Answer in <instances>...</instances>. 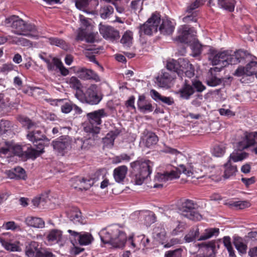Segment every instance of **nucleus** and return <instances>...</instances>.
<instances>
[{"mask_svg":"<svg viewBox=\"0 0 257 257\" xmlns=\"http://www.w3.org/2000/svg\"><path fill=\"white\" fill-rule=\"evenodd\" d=\"M241 181L245 185L246 187H248L255 182V178L254 177H252L249 178H242Z\"/></svg>","mask_w":257,"mask_h":257,"instance_id":"0e129e2a","label":"nucleus"},{"mask_svg":"<svg viewBox=\"0 0 257 257\" xmlns=\"http://www.w3.org/2000/svg\"><path fill=\"white\" fill-rule=\"evenodd\" d=\"M16 43L25 47H31L32 46V42L30 41L23 38H18Z\"/></svg>","mask_w":257,"mask_h":257,"instance_id":"4d7b16f0","label":"nucleus"},{"mask_svg":"<svg viewBox=\"0 0 257 257\" xmlns=\"http://www.w3.org/2000/svg\"><path fill=\"white\" fill-rule=\"evenodd\" d=\"M242 58L239 52L231 54L228 51L219 52L210 49L208 53V59L212 65H220L221 67L236 64L240 62Z\"/></svg>","mask_w":257,"mask_h":257,"instance_id":"f03ea898","label":"nucleus"},{"mask_svg":"<svg viewBox=\"0 0 257 257\" xmlns=\"http://www.w3.org/2000/svg\"><path fill=\"white\" fill-rule=\"evenodd\" d=\"M198 165L195 164L194 165L190 166L187 167L184 165H180L177 168V171H171L166 172L164 173H158L155 180L160 182H167L171 181L174 179L179 178V174L183 173L188 176H192L194 173H199L202 171L201 169L198 168Z\"/></svg>","mask_w":257,"mask_h":257,"instance_id":"39448f33","label":"nucleus"},{"mask_svg":"<svg viewBox=\"0 0 257 257\" xmlns=\"http://www.w3.org/2000/svg\"><path fill=\"white\" fill-rule=\"evenodd\" d=\"M15 174L16 176V179H22L26 180L27 178V175H26V172L24 169L20 167H17L14 168Z\"/></svg>","mask_w":257,"mask_h":257,"instance_id":"09e8293b","label":"nucleus"},{"mask_svg":"<svg viewBox=\"0 0 257 257\" xmlns=\"http://www.w3.org/2000/svg\"><path fill=\"white\" fill-rule=\"evenodd\" d=\"M6 228L7 229H11L13 230H21L20 226L17 225L14 221H9L5 224Z\"/></svg>","mask_w":257,"mask_h":257,"instance_id":"052dcab7","label":"nucleus"},{"mask_svg":"<svg viewBox=\"0 0 257 257\" xmlns=\"http://www.w3.org/2000/svg\"><path fill=\"white\" fill-rule=\"evenodd\" d=\"M218 6L229 12H233L236 4L235 0H217Z\"/></svg>","mask_w":257,"mask_h":257,"instance_id":"473e14b6","label":"nucleus"},{"mask_svg":"<svg viewBox=\"0 0 257 257\" xmlns=\"http://www.w3.org/2000/svg\"><path fill=\"white\" fill-rule=\"evenodd\" d=\"M207 84L210 86H216L221 84V78H218L215 76H212L207 81Z\"/></svg>","mask_w":257,"mask_h":257,"instance_id":"5fc2aeb1","label":"nucleus"},{"mask_svg":"<svg viewBox=\"0 0 257 257\" xmlns=\"http://www.w3.org/2000/svg\"><path fill=\"white\" fill-rule=\"evenodd\" d=\"M166 67L172 73H176L179 76H181V71L179 70L178 60H175L172 59L168 61L167 63Z\"/></svg>","mask_w":257,"mask_h":257,"instance_id":"c9c22d12","label":"nucleus"},{"mask_svg":"<svg viewBox=\"0 0 257 257\" xmlns=\"http://www.w3.org/2000/svg\"><path fill=\"white\" fill-rule=\"evenodd\" d=\"M246 75L251 76L255 75L257 78V62L251 61L245 66Z\"/></svg>","mask_w":257,"mask_h":257,"instance_id":"4c0bfd02","label":"nucleus"},{"mask_svg":"<svg viewBox=\"0 0 257 257\" xmlns=\"http://www.w3.org/2000/svg\"><path fill=\"white\" fill-rule=\"evenodd\" d=\"M199 234V229L193 228L185 236L184 239L186 242H191L194 241Z\"/></svg>","mask_w":257,"mask_h":257,"instance_id":"ea45409f","label":"nucleus"},{"mask_svg":"<svg viewBox=\"0 0 257 257\" xmlns=\"http://www.w3.org/2000/svg\"><path fill=\"white\" fill-rule=\"evenodd\" d=\"M93 238L91 234L88 232L81 233L79 236V243L81 245H88L92 242Z\"/></svg>","mask_w":257,"mask_h":257,"instance_id":"e433bc0d","label":"nucleus"},{"mask_svg":"<svg viewBox=\"0 0 257 257\" xmlns=\"http://www.w3.org/2000/svg\"><path fill=\"white\" fill-rule=\"evenodd\" d=\"M127 172V168L124 166H119L113 170V177L117 183L123 182Z\"/></svg>","mask_w":257,"mask_h":257,"instance_id":"b1692460","label":"nucleus"},{"mask_svg":"<svg viewBox=\"0 0 257 257\" xmlns=\"http://www.w3.org/2000/svg\"><path fill=\"white\" fill-rule=\"evenodd\" d=\"M174 78V76L172 74L167 72H162L161 75L156 78V83L159 87L168 88Z\"/></svg>","mask_w":257,"mask_h":257,"instance_id":"a211bd4d","label":"nucleus"},{"mask_svg":"<svg viewBox=\"0 0 257 257\" xmlns=\"http://www.w3.org/2000/svg\"><path fill=\"white\" fill-rule=\"evenodd\" d=\"M10 127V122L6 120H2L0 122V134L5 133Z\"/></svg>","mask_w":257,"mask_h":257,"instance_id":"13d9d810","label":"nucleus"},{"mask_svg":"<svg viewBox=\"0 0 257 257\" xmlns=\"http://www.w3.org/2000/svg\"><path fill=\"white\" fill-rule=\"evenodd\" d=\"M206 0H196L193 3L191 4L187 9V12L188 14L192 13L190 15L183 18V21L184 23H189L190 22H196L197 21V13L196 12L192 13V11L198 8L200 6L202 5Z\"/></svg>","mask_w":257,"mask_h":257,"instance_id":"dca6fc26","label":"nucleus"},{"mask_svg":"<svg viewBox=\"0 0 257 257\" xmlns=\"http://www.w3.org/2000/svg\"><path fill=\"white\" fill-rule=\"evenodd\" d=\"M71 143L72 140L70 137L63 136L53 141L52 145L54 150L63 155L71 148Z\"/></svg>","mask_w":257,"mask_h":257,"instance_id":"f8f14e48","label":"nucleus"},{"mask_svg":"<svg viewBox=\"0 0 257 257\" xmlns=\"http://www.w3.org/2000/svg\"><path fill=\"white\" fill-rule=\"evenodd\" d=\"M20 121L23 123V125H26L28 129L30 128L33 125V123L27 117H22Z\"/></svg>","mask_w":257,"mask_h":257,"instance_id":"69168bd1","label":"nucleus"},{"mask_svg":"<svg viewBox=\"0 0 257 257\" xmlns=\"http://www.w3.org/2000/svg\"><path fill=\"white\" fill-rule=\"evenodd\" d=\"M99 32L104 38L111 40H117L119 37L118 31L109 26L100 25Z\"/></svg>","mask_w":257,"mask_h":257,"instance_id":"f3484780","label":"nucleus"},{"mask_svg":"<svg viewBox=\"0 0 257 257\" xmlns=\"http://www.w3.org/2000/svg\"><path fill=\"white\" fill-rule=\"evenodd\" d=\"M150 93L152 98L157 102L161 101L168 105H172L174 103L173 98L162 96L154 89H152L150 91Z\"/></svg>","mask_w":257,"mask_h":257,"instance_id":"393cba45","label":"nucleus"},{"mask_svg":"<svg viewBox=\"0 0 257 257\" xmlns=\"http://www.w3.org/2000/svg\"><path fill=\"white\" fill-rule=\"evenodd\" d=\"M130 159V156L125 154H121L119 156L116 157L115 158V162L117 163H120L122 161L128 162Z\"/></svg>","mask_w":257,"mask_h":257,"instance_id":"680f3d73","label":"nucleus"},{"mask_svg":"<svg viewBox=\"0 0 257 257\" xmlns=\"http://www.w3.org/2000/svg\"><path fill=\"white\" fill-rule=\"evenodd\" d=\"M55 62L57 65V69L59 70L61 75L63 76H66L69 74V70L64 66L63 63L60 60H56Z\"/></svg>","mask_w":257,"mask_h":257,"instance_id":"603ef678","label":"nucleus"},{"mask_svg":"<svg viewBox=\"0 0 257 257\" xmlns=\"http://www.w3.org/2000/svg\"><path fill=\"white\" fill-rule=\"evenodd\" d=\"M103 178V175L100 170L97 171L94 174V176L89 179H86L84 178H78V181L82 184L81 186L85 189H87L92 186L94 182L100 179Z\"/></svg>","mask_w":257,"mask_h":257,"instance_id":"aec40b11","label":"nucleus"},{"mask_svg":"<svg viewBox=\"0 0 257 257\" xmlns=\"http://www.w3.org/2000/svg\"><path fill=\"white\" fill-rule=\"evenodd\" d=\"M247 157L248 154L245 152L232 153L230 156V159L233 160L234 162H236L238 161H241Z\"/></svg>","mask_w":257,"mask_h":257,"instance_id":"a18cd8bd","label":"nucleus"},{"mask_svg":"<svg viewBox=\"0 0 257 257\" xmlns=\"http://www.w3.org/2000/svg\"><path fill=\"white\" fill-rule=\"evenodd\" d=\"M25 222L28 226L34 228H43L45 226L44 221L39 217L28 216Z\"/></svg>","mask_w":257,"mask_h":257,"instance_id":"bb28decb","label":"nucleus"},{"mask_svg":"<svg viewBox=\"0 0 257 257\" xmlns=\"http://www.w3.org/2000/svg\"><path fill=\"white\" fill-rule=\"evenodd\" d=\"M161 20L160 17L157 15L154 14L144 24L139 27V34L140 36L143 35H151L153 33L158 31Z\"/></svg>","mask_w":257,"mask_h":257,"instance_id":"9d476101","label":"nucleus"},{"mask_svg":"<svg viewBox=\"0 0 257 257\" xmlns=\"http://www.w3.org/2000/svg\"><path fill=\"white\" fill-rule=\"evenodd\" d=\"M57 60H60L58 58H57L56 57L53 58L52 61H50V60L46 63L47 64V67L48 71H53L56 70L55 68L57 69V65L55 63V61Z\"/></svg>","mask_w":257,"mask_h":257,"instance_id":"6e6d98bb","label":"nucleus"},{"mask_svg":"<svg viewBox=\"0 0 257 257\" xmlns=\"http://www.w3.org/2000/svg\"><path fill=\"white\" fill-rule=\"evenodd\" d=\"M143 143L147 148H151L158 142V138L156 134L151 132H148L143 139Z\"/></svg>","mask_w":257,"mask_h":257,"instance_id":"c85d7f7f","label":"nucleus"},{"mask_svg":"<svg viewBox=\"0 0 257 257\" xmlns=\"http://www.w3.org/2000/svg\"><path fill=\"white\" fill-rule=\"evenodd\" d=\"M75 96L82 102L90 105H96L102 99V96L98 94L97 86L96 84L90 85L85 92L82 91H76Z\"/></svg>","mask_w":257,"mask_h":257,"instance_id":"0eeeda50","label":"nucleus"},{"mask_svg":"<svg viewBox=\"0 0 257 257\" xmlns=\"http://www.w3.org/2000/svg\"><path fill=\"white\" fill-rule=\"evenodd\" d=\"M179 70L181 71V76H179L182 79V76H185L189 79H191L194 76V69L189 61L185 58L178 59Z\"/></svg>","mask_w":257,"mask_h":257,"instance_id":"ddd939ff","label":"nucleus"},{"mask_svg":"<svg viewBox=\"0 0 257 257\" xmlns=\"http://www.w3.org/2000/svg\"><path fill=\"white\" fill-rule=\"evenodd\" d=\"M37 254L36 257H55L52 252L45 248H41Z\"/></svg>","mask_w":257,"mask_h":257,"instance_id":"864d4df0","label":"nucleus"},{"mask_svg":"<svg viewBox=\"0 0 257 257\" xmlns=\"http://www.w3.org/2000/svg\"><path fill=\"white\" fill-rule=\"evenodd\" d=\"M84 130L86 132L89 133L88 137L84 140L78 139L76 144L81 150H86L95 146L97 141L100 140L101 138L98 136L100 130L99 127L86 126Z\"/></svg>","mask_w":257,"mask_h":257,"instance_id":"6e6552de","label":"nucleus"},{"mask_svg":"<svg viewBox=\"0 0 257 257\" xmlns=\"http://www.w3.org/2000/svg\"><path fill=\"white\" fill-rule=\"evenodd\" d=\"M196 204L189 199L185 200L179 207L180 213L190 220L197 221L202 218L201 215L194 210Z\"/></svg>","mask_w":257,"mask_h":257,"instance_id":"1a4fd4ad","label":"nucleus"},{"mask_svg":"<svg viewBox=\"0 0 257 257\" xmlns=\"http://www.w3.org/2000/svg\"><path fill=\"white\" fill-rule=\"evenodd\" d=\"M28 140L33 143H37L38 142L45 141L46 143L49 142V139L47 138L43 132L39 129H36L30 132L27 135Z\"/></svg>","mask_w":257,"mask_h":257,"instance_id":"6ab92c4d","label":"nucleus"},{"mask_svg":"<svg viewBox=\"0 0 257 257\" xmlns=\"http://www.w3.org/2000/svg\"><path fill=\"white\" fill-rule=\"evenodd\" d=\"M137 104L140 110L143 113L153 111L152 104L146 99L145 96L143 95L139 96Z\"/></svg>","mask_w":257,"mask_h":257,"instance_id":"a878e982","label":"nucleus"},{"mask_svg":"<svg viewBox=\"0 0 257 257\" xmlns=\"http://www.w3.org/2000/svg\"><path fill=\"white\" fill-rule=\"evenodd\" d=\"M182 252L181 248L169 250L165 253V257H182Z\"/></svg>","mask_w":257,"mask_h":257,"instance_id":"49530a36","label":"nucleus"},{"mask_svg":"<svg viewBox=\"0 0 257 257\" xmlns=\"http://www.w3.org/2000/svg\"><path fill=\"white\" fill-rule=\"evenodd\" d=\"M45 143L46 142L45 141H41L36 143L35 145L37 147V150L28 148V152L27 153L28 158L35 159L43 153Z\"/></svg>","mask_w":257,"mask_h":257,"instance_id":"4be33fe9","label":"nucleus"},{"mask_svg":"<svg viewBox=\"0 0 257 257\" xmlns=\"http://www.w3.org/2000/svg\"><path fill=\"white\" fill-rule=\"evenodd\" d=\"M1 242L3 247L8 251L14 252L20 251L21 250L20 246L19 245L20 242L19 241L11 242L1 239Z\"/></svg>","mask_w":257,"mask_h":257,"instance_id":"2f4dec72","label":"nucleus"},{"mask_svg":"<svg viewBox=\"0 0 257 257\" xmlns=\"http://www.w3.org/2000/svg\"><path fill=\"white\" fill-rule=\"evenodd\" d=\"M76 73L78 77L82 80H93L96 82L101 81V79L98 74L91 69L79 68L76 70Z\"/></svg>","mask_w":257,"mask_h":257,"instance_id":"2eb2a0df","label":"nucleus"},{"mask_svg":"<svg viewBox=\"0 0 257 257\" xmlns=\"http://www.w3.org/2000/svg\"><path fill=\"white\" fill-rule=\"evenodd\" d=\"M90 0H75V6L77 8L81 9L86 7L89 4Z\"/></svg>","mask_w":257,"mask_h":257,"instance_id":"bf43d9fd","label":"nucleus"},{"mask_svg":"<svg viewBox=\"0 0 257 257\" xmlns=\"http://www.w3.org/2000/svg\"><path fill=\"white\" fill-rule=\"evenodd\" d=\"M28 152V149L27 151H24L22 147L20 145H16L13 147V152L16 156L23 157L25 156L27 158H29L27 153Z\"/></svg>","mask_w":257,"mask_h":257,"instance_id":"8fccbe9b","label":"nucleus"},{"mask_svg":"<svg viewBox=\"0 0 257 257\" xmlns=\"http://www.w3.org/2000/svg\"><path fill=\"white\" fill-rule=\"evenodd\" d=\"M255 139L257 140V132H252L246 135L245 136V140L244 141L238 143V149L239 150H244L254 145Z\"/></svg>","mask_w":257,"mask_h":257,"instance_id":"412c9836","label":"nucleus"},{"mask_svg":"<svg viewBox=\"0 0 257 257\" xmlns=\"http://www.w3.org/2000/svg\"><path fill=\"white\" fill-rule=\"evenodd\" d=\"M224 167L225 170L223 177L225 179H228L230 177L234 175L237 171L236 167L232 166L230 160L228 161V162L224 165Z\"/></svg>","mask_w":257,"mask_h":257,"instance_id":"f704fd0d","label":"nucleus"},{"mask_svg":"<svg viewBox=\"0 0 257 257\" xmlns=\"http://www.w3.org/2000/svg\"><path fill=\"white\" fill-rule=\"evenodd\" d=\"M219 233V229L218 228H210L205 230V232L198 238V240H204L211 238L213 236H217Z\"/></svg>","mask_w":257,"mask_h":257,"instance_id":"72a5a7b5","label":"nucleus"},{"mask_svg":"<svg viewBox=\"0 0 257 257\" xmlns=\"http://www.w3.org/2000/svg\"><path fill=\"white\" fill-rule=\"evenodd\" d=\"M107 115V113L104 109H100L93 112L88 113L86 115L87 119L90 124L87 126L95 127L94 125H99L101 123V118Z\"/></svg>","mask_w":257,"mask_h":257,"instance_id":"4468645a","label":"nucleus"},{"mask_svg":"<svg viewBox=\"0 0 257 257\" xmlns=\"http://www.w3.org/2000/svg\"><path fill=\"white\" fill-rule=\"evenodd\" d=\"M226 147L225 145L221 144L216 145L214 146L212 153L214 156L220 157L222 156L225 152Z\"/></svg>","mask_w":257,"mask_h":257,"instance_id":"c03bdc74","label":"nucleus"},{"mask_svg":"<svg viewBox=\"0 0 257 257\" xmlns=\"http://www.w3.org/2000/svg\"><path fill=\"white\" fill-rule=\"evenodd\" d=\"M135 100V97L134 96L132 95V96H130L129 97L128 99L125 101V105L126 107L127 108L131 107V108H133V109H135L136 107L134 105Z\"/></svg>","mask_w":257,"mask_h":257,"instance_id":"e2e57ef3","label":"nucleus"},{"mask_svg":"<svg viewBox=\"0 0 257 257\" xmlns=\"http://www.w3.org/2000/svg\"><path fill=\"white\" fill-rule=\"evenodd\" d=\"M227 204L230 207H234L238 209H243L250 206V203L247 201H230Z\"/></svg>","mask_w":257,"mask_h":257,"instance_id":"58836bf2","label":"nucleus"},{"mask_svg":"<svg viewBox=\"0 0 257 257\" xmlns=\"http://www.w3.org/2000/svg\"><path fill=\"white\" fill-rule=\"evenodd\" d=\"M233 243L239 253L245 254L246 253L247 245L245 241L242 237L234 236Z\"/></svg>","mask_w":257,"mask_h":257,"instance_id":"cd10ccee","label":"nucleus"},{"mask_svg":"<svg viewBox=\"0 0 257 257\" xmlns=\"http://www.w3.org/2000/svg\"><path fill=\"white\" fill-rule=\"evenodd\" d=\"M68 82L70 87L75 89L76 91H82L81 90L82 84L77 77L75 76L71 77Z\"/></svg>","mask_w":257,"mask_h":257,"instance_id":"79ce46f5","label":"nucleus"},{"mask_svg":"<svg viewBox=\"0 0 257 257\" xmlns=\"http://www.w3.org/2000/svg\"><path fill=\"white\" fill-rule=\"evenodd\" d=\"M62 237V232L60 230L58 229H53L51 230L47 236V238L49 241H59Z\"/></svg>","mask_w":257,"mask_h":257,"instance_id":"37998d69","label":"nucleus"},{"mask_svg":"<svg viewBox=\"0 0 257 257\" xmlns=\"http://www.w3.org/2000/svg\"><path fill=\"white\" fill-rule=\"evenodd\" d=\"M196 32L187 25L181 26L178 30V36L174 40L181 43H191L195 42Z\"/></svg>","mask_w":257,"mask_h":257,"instance_id":"9b49d317","label":"nucleus"},{"mask_svg":"<svg viewBox=\"0 0 257 257\" xmlns=\"http://www.w3.org/2000/svg\"><path fill=\"white\" fill-rule=\"evenodd\" d=\"M131 166L133 169L132 174L134 175L135 184L140 185L151 174L153 163L150 160L142 159L131 163Z\"/></svg>","mask_w":257,"mask_h":257,"instance_id":"20e7f679","label":"nucleus"},{"mask_svg":"<svg viewBox=\"0 0 257 257\" xmlns=\"http://www.w3.org/2000/svg\"><path fill=\"white\" fill-rule=\"evenodd\" d=\"M223 242L227 249L232 247L231 243V239L229 236H224L223 238Z\"/></svg>","mask_w":257,"mask_h":257,"instance_id":"774afa93","label":"nucleus"},{"mask_svg":"<svg viewBox=\"0 0 257 257\" xmlns=\"http://www.w3.org/2000/svg\"><path fill=\"white\" fill-rule=\"evenodd\" d=\"M160 33L164 35L171 34L174 30L173 23L168 19H163L161 24L159 25Z\"/></svg>","mask_w":257,"mask_h":257,"instance_id":"5701e85b","label":"nucleus"},{"mask_svg":"<svg viewBox=\"0 0 257 257\" xmlns=\"http://www.w3.org/2000/svg\"><path fill=\"white\" fill-rule=\"evenodd\" d=\"M205 88V86L198 80L191 78L185 79L178 93L181 98L188 99L194 93L195 90L197 92H201Z\"/></svg>","mask_w":257,"mask_h":257,"instance_id":"423d86ee","label":"nucleus"},{"mask_svg":"<svg viewBox=\"0 0 257 257\" xmlns=\"http://www.w3.org/2000/svg\"><path fill=\"white\" fill-rule=\"evenodd\" d=\"M72 109V105L71 103L67 102L61 106V110L63 112L67 113L70 112Z\"/></svg>","mask_w":257,"mask_h":257,"instance_id":"338daca9","label":"nucleus"},{"mask_svg":"<svg viewBox=\"0 0 257 257\" xmlns=\"http://www.w3.org/2000/svg\"><path fill=\"white\" fill-rule=\"evenodd\" d=\"M39 243L36 241H31L26 246L25 253L28 257H36L37 252H39Z\"/></svg>","mask_w":257,"mask_h":257,"instance_id":"7c9ffc66","label":"nucleus"},{"mask_svg":"<svg viewBox=\"0 0 257 257\" xmlns=\"http://www.w3.org/2000/svg\"><path fill=\"white\" fill-rule=\"evenodd\" d=\"M4 23L6 26L11 27L12 32L16 35L32 38L38 37L39 35L36 26L27 23L18 16L12 15L7 18Z\"/></svg>","mask_w":257,"mask_h":257,"instance_id":"f257e3e1","label":"nucleus"},{"mask_svg":"<svg viewBox=\"0 0 257 257\" xmlns=\"http://www.w3.org/2000/svg\"><path fill=\"white\" fill-rule=\"evenodd\" d=\"M101 241L106 244H110L115 248L123 247L127 240L126 234L113 227L102 229L99 233Z\"/></svg>","mask_w":257,"mask_h":257,"instance_id":"7ed1b4c3","label":"nucleus"},{"mask_svg":"<svg viewBox=\"0 0 257 257\" xmlns=\"http://www.w3.org/2000/svg\"><path fill=\"white\" fill-rule=\"evenodd\" d=\"M68 217L74 223L80 222L81 218V213L77 207H72L66 212Z\"/></svg>","mask_w":257,"mask_h":257,"instance_id":"c756f323","label":"nucleus"},{"mask_svg":"<svg viewBox=\"0 0 257 257\" xmlns=\"http://www.w3.org/2000/svg\"><path fill=\"white\" fill-rule=\"evenodd\" d=\"M121 130L118 128H115L114 130L111 131L108 133L105 139H109L110 142L113 143L115 139L120 134Z\"/></svg>","mask_w":257,"mask_h":257,"instance_id":"3c124183","label":"nucleus"},{"mask_svg":"<svg viewBox=\"0 0 257 257\" xmlns=\"http://www.w3.org/2000/svg\"><path fill=\"white\" fill-rule=\"evenodd\" d=\"M133 33L130 31H127L123 35L120 42L124 47H130L132 44Z\"/></svg>","mask_w":257,"mask_h":257,"instance_id":"a19ab883","label":"nucleus"},{"mask_svg":"<svg viewBox=\"0 0 257 257\" xmlns=\"http://www.w3.org/2000/svg\"><path fill=\"white\" fill-rule=\"evenodd\" d=\"M113 8L112 6H107L104 7L100 10L101 17L103 19H106L112 14Z\"/></svg>","mask_w":257,"mask_h":257,"instance_id":"de8ad7c7","label":"nucleus"}]
</instances>
